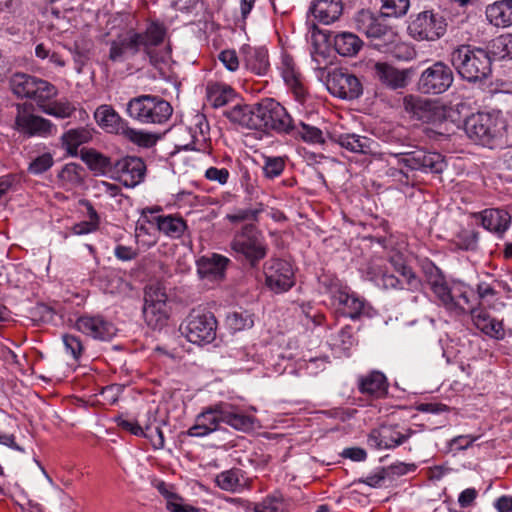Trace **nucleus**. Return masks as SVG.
Wrapping results in <instances>:
<instances>
[{
    "mask_svg": "<svg viewBox=\"0 0 512 512\" xmlns=\"http://www.w3.org/2000/svg\"><path fill=\"white\" fill-rule=\"evenodd\" d=\"M75 327L81 333L102 341L112 339L117 332L115 326L101 316H81L77 319Z\"/></svg>",
    "mask_w": 512,
    "mask_h": 512,
    "instance_id": "4be33fe9",
    "label": "nucleus"
},
{
    "mask_svg": "<svg viewBox=\"0 0 512 512\" xmlns=\"http://www.w3.org/2000/svg\"><path fill=\"white\" fill-rule=\"evenodd\" d=\"M211 150L210 126L203 114L194 115V151L209 153Z\"/></svg>",
    "mask_w": 512,
    "mask_h": 512,
    "instance_id": "c9c22d12",
    "label": "nucleus"
},
{
    "mask_svg": "<svg viewBox=\"0 0 512 512\" xmlns=\"http://www.w3.org/2000/svg\"><path fill=\"white\" fill-rule=\"evenodd\" d=\"M143 316L152 329L161 328L167 318V295L160 284H151L145 290Z\"/></svg>",
    "mask_w": 512,
    "mask_h": 512,
    "instance_id": "9d476101",
    "label": "nucleus"
},
{
    "mask_svg": "<svg viewBox=\"0 0 512 512\" xmlns=\"http://www.w3.org/2000/svg\"><path fill=\"white\" fill-rule=\"evenodd\" d=\"M359 390L363 394L380 398L386 395L388 383L385 375L379 371L371 372L359 380Z\"/></svg>",
    "mask_w": 512,
    "mask_h": 512,
    "instance_id": "72a5a7b5",
    "label": "nucleus"
},
{
    "mask_svg": "<svg viewBox=\"0 0 512 512\" xmlns=\"http://www.w3.org/2000/svg\"><path fill=\"white\" fill-rule=\"evenodd\" d=\"M363 43L360 38L351 32H339L333 37V46L341 56H355L361 49Z\"/></svg>",
    "mask_w": 512,
    "mask_h": 512,
    "instance_id": "4c0bfd02",
    "label": "nucleus"
},
{
    "mask_svg": "<svg viewBox=\"0 0 512 512\" xmlns=\"http://www.w3.org/2000/svg\"><path fill=\"white\" fill-rule=\"evenodd\" d=\"M166 29L163 24L158 22H151L146 30L140 33L141 49L145 53L155 51L154 47L161 44L164 40Z\"/></svg>",
    "mask_w": 512,
    "mask_h": 512,
    "instance_id": "79ce46f5",
    "label": "nucleus"
},
{
    "mask_svg": "<svg viewBox=\"0 0 512 512\" xmlns=\"http://www.w3.org/2000/svg\"><path fill=\"white\" fill-rule=\"evenodd\" d=\"M244 68L257 76H266L270 71L268 50L265 47L243 45L240 48Z\"/></svg>",
    "mask_w": 512,
    "mask_h": 512,
    "instance_id": "5701e85b",
    "label": "nucleus"
},
{
    "mask_svg": "<svg viewBox=\"0 0 512 512\" xmlns=\"http://www.w3.org/2000/svg\"><path fill=\"white\" fill-rule=\"evenodd\" d=\"M98 227L95 221H82L73 225L72 233L75 235H85L96 231Z\"/></svg>",
    "mask_w": 512,
    "mask_h": 512,
    "instance_id": "69168bd1",
    "label": "nucleus"
},
{
    "mask_svg": "<svg viewBox=\"0 0 512 512\" xmlns=\"http://www.w3.org/2000/svg\"><path fill=\"white\" fill-rule=\"evenodd\" d=\"M92 139V132L86 127H79L66 131L61 136L62 146L71 156L78 154V148Z\"/></svg>",
    "mask_w": 512,
    "mask_h": 512,
    "instance_id": "e433bc0d",
    "label": "nucleus"
},
{
    "mask_svg": "<svg viewBox=\"0 0 512 512\" xmlns=\"http://www.w3.org/2000/svg\"><path fill=\"white\" fill-rule=\"evenodd\" d=\"M229 259L212 254L211 256H203L197 261V273L207 287H213L215 284L223 280L225 270Z\"/></svg>",
    "mask_w": 512,
    "mask_h": 512,
    "instance_id": "412c9836",
    "label": "nucleus"
},
{
    "mask_svg": "<svg viewBox=\"0 0 512 512\" xmlns=\"http://www.w3.org/2000/svg\"><path fill=\"white\" fill-rule=\"evenodd\" d=\"M341 455L353 461H364L367 458L366 451L359 447L346 448Z\"/></svg>",
    "mask_w": 512,
    "mask_h": 512,
    "instance_id": "774afa93",
    "label": "nucleus"
},
{
    "mask_svg": "<svg viewBox=\"0 0 512 512\" xmlns=\"http://www.w3.org/2000/svg\"><path fill=\"white\" fill-rule=\"evenodd\" d=\"M368 275H370V280L377 286H381L385 289H396L400 287V280L397 277L382 270L377 273L369 271Z\"/></svg>",
    "mask_w": 512,
    "mask_h": 512,
    "instance_id": "5fc2aeb1",
    "label": "nucleus"
},
{
    "mask_svg": "<svg viewBox=\"0 0 512 512\" xmlns=\"http://www.w3.org/2000/svg\"><path fill=\"white\" fill-rule=\"evenodd\" d=\"M464 129L469 138L486 144L497 136V119L489 113L472 114L465 120Z\"/></svg>",
    "mask_w": 512,
    "mask_h": 512,
    "instance_id": "a211bd4d",
    "label": "nucleus"
},
{
    "mask_svg": "<svg viewBox=\"0 0 512 512\" xmlns=\"http://www.w3.org/2000/svg\"><path fill=\"white\" fill-rule=\"evenodd\" d=\"M267 287L275 293L288 291L294 285V272L285 260L271 259L264 265Z\"/></svg>",
    "mask_w": 512,
    "mask_h": 512,
    "instance_id": "2eb2a0df",
    "label": "nucleus"
},
{
    "mask_svg": "<svg viewBox=\"0 0 512 512\" xmlns=\"http://www.w3.org/2000/svg\"><path fill=\"white\" fill-rule=\"evenodd\" d=\"M406 112L425 123L439 126L443 124L451 110L439 101L428 100L419 96L407 95L403 98Z\"/></svg>",
    "mask_w": 512,
    "mask_h": 512,
    "instance_id": "6e6552de",
    "label": "nucleus"
},
{
    "mask_svg": "<svg viewBox=\"0 0 512 512\" xmlns=\"http://www.w3.org/2000/svg\"><path fill=\"white\" fill-rule=\"evenodd\" d=\"M342 10V0H315L310 6L313 16L326 25L336 21Z\"/></svg>",
    "mask_w": 512,
    "mask_h": 512,
    "instance_id": "7c9ffc66",
    "label": "nucleus"
},
{
    "mask_svg": "<svg viewBox=\"0 0 512 512\" xmlns=\"http://www.w3.org/2000/svg\"><path fill=\"white\" fill-rule=\"evenodd\" d=\"M128 115L144 124H163L171 117L170 103L155 95H140L132 98L126 109Z\"/></svg>",
    "mask_w": 512,
    "mask_h": 512,
    "instance_id": "f03ea898",
    "label": "nucleus"
},
{
    "mask_svg": "<svg viewBox=\"0 0 512 512\" xmlns=\"http://www.w3.org/2000/svg\"><path fill=\"white\" fill-rule=\"evenodd\" d=\"M224 115L233 123L249 129H257L256 104L252 106L237 104L226 110Z\"/></svg>",
    "mask_w": 512,
    "mask_h": 512,
    "instance_id": "f704fd0d",
    "label": "nucleus"
},
{
    "mask_svg": "<svg viewBox=\"0 0 512 512\" xmlns=\"http://www.w3.org/2000/svg\"><path fill=\"white\" fill-rule=\"evenodd\" d=\"M415 431L397 424L381 425L368 435V445L375 449H394L407 441Z\"/></svg>",
    "mask_w": 512,
    "mask_h": 512,
    "instance_id": "4468645a",
    "label": "nucleus"
},
{
    "mask_svg": "<svg viewBox=\"0 0 512 512\" xmlns=\"http://www.w3.org/2000/svg\"><path fill=\"white\" fill-rule=\"evenodd\" d=\"M396 271L401 274L407 281L410 289H418L420 286V280L417 278L412 269L404 264H399L395 267Z\"/></svg>",
    "mask_w": 512,
    "mask_h": 512,
    "instance_id": "680f3d73",
    "label": "nucleus"
},
{
    "mask_svg": "<svg viewBox=\"0 0 512 512\" xmlns=\"http://www.w3.org/2000/svg\"><path fill=\"white\" fill-rule=\"evenodd\" d=\"M354 22L358 31L370 38H380L388 30L387 25L382 20V16L375 15L369 10L363 9L357 12Z\"/></svg>",
    "mask_w": 512,
    "mask_h": 512,
    "instance_id": "393cba45",
    "label": "nucleus"
},
{
    "mask_svg": "<svg viewBox=\"0 0 512 512\" xmlns=\"http://www.w3.org/2000/svg\"><path fill=\"white\" fill-rule=\"evenodd\" d=\"M254 6V0H241L240 1V17L236 19V25L244 30L246 26V19Z\"/></svg>",
    "mask_w": 512,
    "mask_h": 512,
    "instance_id": "e2e57ef3",
    "label": "nucleus"
},
{
    "mask_svg": "<svg viewBox=\"0 0 512 512\" xmlns=\"http://www.w3.org/2000/svg\"><path fill=\"white\" fill-rule=\"evenodd\" d=\"M486 18L498 28L512 26V0L496 1L486 7Z\"/></svg>",
    "mask_w": 512,
    "mask_h": 512,
    "instance_id": "2f4dec72",
    "label": "nucleus"
},
{
    "mask_svg": "<svg viewBox=\"0 0 512 512\" xmlns=\"http://www.w3.org/2000/svg\"><path fill=\"white\" fill-rule=\"evenodd\" d=\"M218 59L231 72H235L239 68L240 61L235 50L226 49L221 51Z\"/></svg>",
    "mask_w": 512,
    "mask_h": 512,
    "instance_id": "4d7b16f0",
    "label": "nucleus"
},
{
    "mask_svg": "<svg viewBox=\"0 0 512 512\" xmlns=\"http://www.w3.org/2000/svg\"><path fill=\"white\" fill-rule=\"evenodd\" d=\"M81 159L96 175H105L109 172L113 173L114 163L111 159L94 149L82 150Z\"/></svg>",
    "mask_w": 512,
    "mask_h": 512,
    "instance_id": "58836bf2",
    "label": "nucleus"
},
{
    "mask_svg": "<svg viewBox=\"0 0 512 512\" xmlns=\"http://www.w3.org/2000/svg\"><path fill=\"white\" fill-rule=\"evenodd\" d=\"M9 86L15 96L31 99L37 106L46 100H52L58 94L57 88L50 82L21 72L14 73L10 77Z\"/></svg>",
    "mask_w": 512,
    "mask_h": 512,
    "instance_id": "20e7f679",
    "label": "nucleus"
},
{
    "mask_svg": "<svg viewBox=\"0 0 512 512\" xmlns=\"http://www.w3.org/2000/svg\"><path fill=\"white\" fill-rule=\"evenodd\" d=\"M373 71L374 77L390 89H401L407 85L408 73L405 70H398L387 63L377 62L374 64Z\"/></svg>",
    "mask_w": 512,
    "mask_h": 512,
    "instance_id": "bb28decb",
    "label": "nucleus"
},
{
    "mask_svg": "<svg viewBox=\"0 0 512 512\" xmlns=\"http://www.w3.org/2000/svg\"><path fill=\"white\" fill-rule=\"evenodd\" d=\"M230 246L238 258H243L252 267L266 257L268 250L263 234L252 224L237 231Z\"/></svg>",
    "mask_w": 512,
    "mask_h": 512,
    "instance_id": "7ed1b4c3",
    "label": "nucleus"
},
{
    "mask_svg": "<svg viewBox=\"0 0 512 512\" xmlns=\"http://www.w3.org/2000/svg\"><path fill=\"white\" fill-rule=\"evenodd\" d=\"M447 23L443 16L432 10L418 13L409 23L408 31L416 40L436 41L446 32Z\"/></svg>",
    "mask_w": 512,
    "mask_h": 512,
    "instance_id": "1a4fd4ad",
    "label": "nucleus"
},
{
    "mask_svg": "<svg viewBox=\"0 0 512 512\" xmlns=\"http://www.w3.org/2000/svg\"><path fill=\"white\" fill-rule=\"evenodd\" d=\"M430 286L437 299L447 310L461 314L468 309H474L469 298L472 290L463 282L454 281L447 284L441 276H438L430 281Z\"/></svg>",
    "mask_w": 512,
    "mask_h": 512,
    "instance_id": "39448f33",
    "label": "nucleus"
},
{
    "mask_svg": "<svg viewBox=\"0 0 512 512\" xmlns=\"http://www.w3.org/2000/svg\"><path fill=\"white\" fill-rule=\"evenodd\" d=\"M394 156L399 164H403L411 170L441 174L446 168L444 157L437 152L417 149L410 152H399Z\"/></svg>",
    "mask_w": 512,
    "mask_h": 512,
    "instance_id": "9b49d317",
    "label": "nucleus"
},
{
    "mask_svg": "<svg viewBox=\"0 0 512 512\" xmlns=\"http://www.w3.org/2000/svg\"><path fill=\"white\" fill-rule=\"evenodd\" d=\"M217 321L213 313H199L194 319V344L205 345L216 337Z\"/></svg>",
    "mask_w": 512,
    "mask_h": 512,
    "instance_id": "c85d7f7f",
    "label": "nucleus"
},
{
    "mask_svg": "<svg viewBox=\"0 0 512 512\" xmlns=\"http://www.w3.org/2000/svg\"><path fill=\"white\" fill-rule=\"evenodd\" d=\"M454 81L451 68L441 61L426 68L420 75L418 88L425 94H441L447 91Z\"/></svg>",
    "mask_w": 512,
    "mask_h": 512,
    "instance_id": "f8f14e48",
    "label": "nucleus"
},
{
    "mask_svg": "<svg viewBox=\"0 0 512 512\" xmlns=\"http://www.w3.org/2000/svg\"><path fill=\"white\" fill-rule=\"evenodd\" d=\"M450 61L459 76L468 82H482L492 73V60L488 51L471 45L454 49Z\"/></svg>",
    "mask_w": 512,
    "mask_h": 512,
    "instance_id": "f257e3e1",
    "label": "nucleus"
},
{
    "mask_svg": "<svg viewBox=\"0 0 512 512\" xmlns=\"http://www.w3.org/2000/svg\"><path fill=\"white\" fill-rule=\"evenodd\" d=\"M54 163V159L51 153H43L34 158L28 166V172L33 175H40L49 170Z\"/></svg>",
    "mask_w": 512,
    "mask_h": 512,
    "instance_id": "864d4df0",
    "label": "nucleus"
},
{
    "mask_svg": "<svg viewBox=\"0 0 512 512\" xmlns=\"http://www.w3.org/2000/svg\"><path fill=\"white\" fill-rule=\"evenodd\" d=\"M254 512H282V502L276 497H266L262 502L253 505Z\"/></svg>",
    "mask_w": 512,
    "mask_h": 512,
    "instance_id": "13d9d810",
    "label": "nucleus"
},
{
    "mask_svg": "<svg viewBox=\"0 0 512 512\" xmlns=\"http://www.w3.org/2000/svg\"><path fill=\"white\" fill-rule=\"evenodd\" d=\"M94 118L102 128L115 133L122 131L129 140L140 146L149 147L155 141L148 133L126 127V122L109 105L99 106L94 113Z\"/></svg>",
    "mask_w": 512,
    "mask_h": 512,
    "instance_id": "0eeeda50",
    "label": "nucleus"
},
{
    "mask_svg": "<svg viewBox=\"0 0 512 512\" xmlns=\"http://www.w3.org/2000/svg\"><path fill=\"white\" fill-rule=\"evenodd\" d=\"M326 86L332 95L342 99H356L362 94L359 79L342 69H334L328 73Z\"/></svg>",
    "mask_w": 512,
    "mask_h": 512,
    "instance_id": "dca6fc26",
    "label": "nucleus"
},
{
    "mask_svg": "<svg viewBox=\"0 0 512 512\" xmlns=\"http://www.w3.org/2000/svg\"><path fill=\"white\" fill-rule=\"evenodd\" d=\"M157 224L160 231L174 238L179 237L186 229L185 221L172 215L159 217Z\"/></svg>",
    "mask_w": 512,
    "mask_h": 512,
    "instance_id": "49530a36",
    "label": "nucleus"
},
{
    "mask_svg": "<svg viewBox=\"0 0 512 512\" xmlns=\"http://www.w3.org/2000/svg\"><path fill=\"white\" fill-rule=\"evenodd\" d=\"M204 176L210 181H215L224 185L228 181L229 171L226 168L218 169L216 167H210L205 170Z\"/></svg>",
    "mask_w": 512,
    "mask_h": 512,
    "instance_id": "052dcab7",
    "label": "nucleus"
},
{
    "mask_svg": "<svg viewBox=\"0 0 512 512\" xmlns=\"http://www.w3.org/2000/svg\"><path fill=\"white\" fill-rule=\"evenodd\" d=\"M18 112L14 120L13 128L27 138L41 137L48 138L57 132V127L50 120L21 110V105L17 106Z\"/></svg>",
    "mask_w": 512,
    "mask_h": 512,
    "instance_id": "ddd939ff",
    "label": "nucleus"
},
{
    "mask_svg": "<svg viewBox=\"0 0 512 512\" xmlns=\"http://www.w3.org/2000/svg\"><path fill=\"white\" fill-rule=\"evenodd\" d=\"M151 65L157 70L159 77L172 80L174 77L173 64L168 50L162 52L152 51L146 53Z\"/></svg>",
    "mask_w": 512,
    "mask_h": 512,
    "instance_id": "c03bdc74",
    "label": "nucleus"
},
{
    "mask_svg": "<svg viewBox=\"0 0 512 512\" xmlns=\"http://www.w3.org/2000/svg\"><path fill=\"white\" fill-rule=\"evenodd\" d=\"M410 7L409 0H382V16L401 17Z\"/></svg>",
    "mask_w": 512,
    "mask_h": 512,
    "instance_id": "8fccbe9b",
    "label": "nucleus"
},
{
    "mask_svg": "<svg viewBox=\"0 0 512 512\" xmlns=\"http://www.w3.org/2000/svg\"><path fill=\"white\" fill-rule=\"evenodd\" d=\"M474 325L484 334L495 339H503L505 336L503 323L482 309H471Z\"/></svg>",
    "mask_w": 512,
    "mask_h": 512,
    "instance_id": "c756f323",
    "label": "nucleus"
},
{
    "mask_svg": "<svg viewBox=\"0 0 512 512\" xmlns=\"http://www.w3.org/2000/svg\"><path fill=\"white\" fill-rule=\"evenodd\" d=\"M258 215V210H252V209H243L238 210L234 214H229L227 218L231 222H241L245 220H254L256 219Z\"/></svg>",
    "mask_w": 512,
    "mask_h": 512,
    "instance_id": "338daca9",
    "label": "nucleus"
},
{
    "mask_svg": "<svg viewBox=\"0 0 512 512\" xmlns=\"http://www.w3.org/2000/svg\"><path fill=\"white\" fill-rule=\"evenodd\" d=\"M332 298L343 316L356 320L370 315V305L367 301L347 288L335 291Z\"/></svg>",
    "mask_w": 512,
    "mask_h": 512,
    "instance_id": "6ab92c4d",
    "label": "nucleus"
},
{
    "mask_svg": "<svg viewBox=\"0 0 512 512\" xmlns=\"http://www.w3.org/2000/svg\"><path fill=\"white\" fill-rule=\"evenodd\" d=\"M114 255L118 260L131 261L137 257L138 253L132 247L117 245L114 249Z\"/></svg>",
    "mask_w": 512,
    "mask_h": 512,
    "instance_id": "0e129e2a",
    "label": "nucleus"
},
{
    "mask_svg": "<svg viewBox=\"0 0 512 512\" xmlns=\"http://www.w3.org/2000/svg\"><path fill=\"white\" fill-rule=\"evenodd\" d=\"M250 478L239 468H232L219 473L215 482L217 486L228 492H241L250 487Z\"/></svg>",
    "mask_w": 512,
    "mask_h": 512,
    "instance_id": "cd10ccee",
    "label": "nucleus"
},
{
    "mask_svg": "<svg viewBox=\"0 0 512 512\" xmlns=\"http://www.w3.org/2000/svg\"><path fill=\"white\" fill-rule=\"evenodd\" d=\"M482 226L495 234L502 235L511 222V216L505 210L485 209L480 213Z\"/></svg>",
    "mask_w": 512,
    "mask_h": 512,
    "instance_id": "473e14b6",
    "label": "nucleus"
},
{
    "mask_svg": "<svg viewBox=\"0 0 512 512\" xmlns=\"http://www.w3.org/2000/svg\"><path fill=\"white\" fill-rule=\"evenodd\" d=\"M285 168V159L280 156L265 157L262 167L264 176L269 179H274L280 176Z\"/></svg>",
    "mask_w": 512,
    "mask_h": 512,
    "instance_id": "603ef678",
    "label": "nucleus"
},
{
    "mask_svg": "<svg viewBox=\"0 0 512 512\" xmlns=\"http://www.w3.org/2000/svg\"><path fill=\"white\" fill-rule=\"evenodd\" d=\"M391 471H393V469L379 468L367 477L359 479V482L373 488L380 487L385 479L390 478Z\"/></svg>",
    "mask_w": 512,
    "mask_h": 512,
    "instance_id": "6e6d98bb",
    "label": "nucleus"
},
{
    "mask_svg": "<svg viewBox=\"0 0 512 512\" xmlns=\"http://www.w3.org/2000/svg\"><path fill=\"white\" fill-rule=\"evenodd\" d=\"M38 107L43 113L60 119L69 118L76 110L75 106L67 100H46L39 103Z\"/></svg>",
    "mask_w": 512,
    "mask_h": 512,
    "instance_id": "a18cd8bd",
    "label": "nucleus"
},
{
    "mask_svg": "<svg viewBox=\"0 0 512 512\" xmlns=\"http://www.w3.org/2000/svg\"><path fill=\"white\" fill-rule=\"evenodd\" d=\"M227 323L234 331H241L253 327L254 319L247 311H235L227 316Z\"/></svg>",
    "mask_w": 512,
    "mask_h": 512,
    "instance_id": "09e8293b",
    "label": "nucleus"
},
{
    "mask_svg": "<svg viewBox=\"0 0 512 512\" xmlns=\"http://www.w3.org/2000/svg\"><path fill=\"white\" fill-rule=\"evenodd\" d=\"M332 140L349 152L364 155L373 154L377 146L373 139L354 133L334 135Z\"/></svg>",
    "mask_w": 512,
    "mask_h": 512,
    "instance_id": "a878e982",
    "label": "nucleus"
},
{
    "mask_svg": "<svg viewBox=\"0 0 512 512\" xmlns=\"http://www.w3.org/2000/svg\"><path fill=\"white\" fill-rule=\"evenodd\" d=\"M492 54L499 59L512 58V34L503 35L493 40Z\"/></svg>",
    "mask_w": 512,
    "mask_h": 512,
    "instance_id": "3c124183",
    "label": "nucleus"
},
{
    "mask_svg": "<svg viewBox=\"0 0 512 512\" xmlns=\"http://www.w3.org/2000/svg\"><path fill=\"white\" fill-rule=\"evenodd\" d=\"M257 129L273 130L277 133L291 132L292 118L286 109L272 98L262 99L256 104Z\"/></svg>",
    "mask_w": 512,
    "mask_h": 512,
    "instance_id": "423d86ee",
    "label": "nucleus"
},
{
    "mask_svg": "<svg viewBox=\"0 0 512 512\" xmlns=\"http://www.w3.org/2000/svg\"><path fill=\"white\" fill-rule=\"evenodd\" d=\"M221 421L238 430L253 428V418L233 411H221Z\"/></svg>",
    "mask_w": 512,
    "mask_h": 512,
    "instance_id": "de8ad7c7",
    "label": "nucleus"
},
{
    "mask_svg": "<svg viewBox=\"0 0 512 512\" xmlns=\"http://www.w3.org/2000/svg\"><path fill=\"white\" fill-rule=\"evenodd\" d=\"M288 134L295 138H300L302 141L308 144L316 145L325 143L322 130L316 126L306 124L302 121H299L298 123L293 121L291 132Z\"/></svg>",
    "mask_w": 512,
    "mask_h": 512,
    "instance_id": "a19ab883",
    "label": "nucleus"
},
{
    "mask_svg": "<svg viewBox=\"0 0 512 512\" xmlns=\"http://www.w3.org/2000/svg\"><path fill=\"white\" fill-rule=\"evenodd\" d=\"M206 98L213 107H221L235 97V91L228 85L209 82L205 88Z\"/></svg>",
    "mask_w": 512,
    "mask_h": 512,
    "instance_id": "ea45409f",
    "label": "nucleus"
},
{
    "mask_svg": "<svg viewBox=\"0 0 512 512\" xmlns=\"http://www.w3.org/2000/svg\"><path fill=\"white\" fill-rule=\"evenodd\" d=\"M63 343L66 351L70 353L74 359H78L81 356L83 345L77 336L65 334L63 335Z\"/></svg>",
    "mask_w": 512,
    "mask_h": 512,
    "instance_id": "bf43d9fd",
    "label": "nucleus"
},
{
    "mask_svg": "<svg viewBox=\"0 0 512 512\" xmlns=\"http://www.w3.org/2000/svg\"><path fill=\"white\" fill-rule=\"evenodd\" d=\"M278 69L285 84L293 93L295 100L300 104H305L308 93L292 57L289 55H283Z\"/></svg>",
    "mask_w": 512,
    "mask_h": 512,
    "instance_id": "b1692460",
    "label": "nucleus"
},
{
    "mask_svg": "<svg viewBox=\"0 0 512 512\" xmlns=\"http://www.w3.org/2000/svg\"><path fill=\"white\" fill-rule=\"evenodd\" d=\"M113 174L125 187L134 188L143 182L146 165L139 157L127 156L114 163Z\"/></svg>",
    "mask_w": 512,
    "mask_h": 512,
    "instance_id": "aec40b11",
    "label": "nucleus"
},
{
    "mask_svg": "<svg viewBox=\"0 0 512 512\" xmlns=\"http://www.w3.org/2000/svg\"><path fill=\"white\" fill-rule=\"evenodd\" d=\"M221 421V411L209 409L198 415L194 421V436H204L215 431Z\"/></svg>",
    "mask_w": 512,
    "mask_h": 512,
    "instance_id": "37998d69",
    "label": "nucleus"
},
{
    "mask_svg": "<svg viewBox=\"0 0 512 512\" xmlns=\"http://www.w3.org/2000/svg\"><path fill=\"white\" fill-rule=\"evenodd\" d=\"M140 32L134 29L118 35L109 42L108 59L113 63H123L141 51Z\"/></svg>",
    "mask_w": 512,
    "mask_h": 512,
    "instance_id": "f3484780",
    "label": "nucleus"
}]
</instances>
